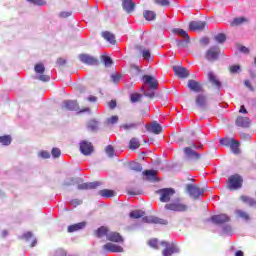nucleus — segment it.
I'll return each mask as SVG.
<instances>
[{"label": "nucleus", "instance_id": "16", "mask_svg": "<svg viewBox=\"0 0 256 256\" xmlns=\"http://www.w3.org/2000/svg\"><path fill=\"white\" fill-rule=\"evenodd\" d=\"M97 187H101V182H86L78 185L79 191H89L92 189H97Z\"/></svg>", "mask_w": 256, "mask_h": 256}, {"label": "nucleus", "instance_id": "38", "mask_svg": "<svg viewBox=\"0 0 256 256\" xmlns=\"http://www.w3.org/2000/svg\"><path fill=\"white\" fill-rule=\"evenodd\" d=\"M249 20L245 17H237L234 18L230 23L231 27H239V25H243V23H247Z\"/></svg>", "mask_w": 256, "mask_h": 256}, {"label": "nucleus", "instance_id": "19", "mask_svg": "<svg viewBox=\"0 0 256 256\" xmlns=\"http://www.w3.org/2000/svg\"><path fill=\"white\" fill-rule=\"evenodd\" d=\"M184 153L186 157L192 161H199V159H201V154L194 151L191 147L184 148Z\"/></svg>", "mask_w": 256, "mask_h": 256}, {"label": "nucleus", "instance_id": "11", "mask_svg": "<svg viewBox=\"0 0 256 256\" xmlns=\"http://www.w3.org/2000/svg\"><path fill=\"white\" fill-rule=\"evenodd\" d=\"M79 60L81 61V63H84V65H99V59L89 54H80Z\"/></svg>", "mask_w": 256, "mask_h": 256}, {"label": "nucleus", "instance_id": "61", "mask_svg": "<svg viewBox=\"0 0 256 256\" xmlns=\"http://www.w3.org/2000/svg\"><path fill=\"white\" fill-rule=\"evenodd\" d=\"M57 63H58V65H65V63H67V60H65L63 58H58Z\"/></svg>", "mask_w": 256, "mask_h": 256}, {"label": "nucleus", "instance_id": "7", "mask_svg": "<svg viewBox=\"0 0 256 256\" xmlns=\"http://www.w3.org/2000/svg\"><path fill=\"white\" fill-rule=\"evenodd\" d=\"M158 194L160 195V201L162 203H169L171 197L175 195V190L173 188H163L158 190Z\"/></svg>", "mask_w": 256, "mask_h": 256}, {"label": "nucleus", "instance_id": "52", "mask_svg": "<svg viewBox=\"0 0 256 256\" xmlns=\"http://www.w3.org/2000/svg\"><path fill=\"white\" fill-rule=\"evenodd\" d=\"M33 237V232H26L22 235L24 241H29Z\"/></svg>", "mask_w": 256, "mask_h": 256}, {"label": "nucleus", "instance_id": "50", "mask_svg": "<svg viewBox=\"0 0 256 256\" xmlns=\"http://www.w3.org/2000/svg\"><path fill=\"white\" fill-rule=\"evenodd\" d=\"M52 157L57 159V157H61V150L59 148H53L52 149Z\"/></svg>", "mask_w": 256, "mask_h": 256}, {"label": "nucleus", "instance_id": "43", "mask_svg": "<svg viewBox=\"0 0 256 256\" xmlns=\"http://www.w3.org/2000/svg\"><path fill=\"white\" fill-rule=\"evenodd\" d=\"M98 127H99V123H97V121L90 120L88 122V129H90V131H97Z\"/></svg>", "mask_w": 256, "mask_h": 256}, {"label": "nucleus", "instance_id": "57", "mask_svg": "<svg viewBox=\"0 0 256 256\" xmlns=\"http://www.w3.org/2000/svg\"><path fill=\"white\" fill-rule=\"evenodd\" d=\"M59 17H61L62 19H67V17H71V12H61L59 14Z\"/></svg>", "mask_w": 256, "mask_h": 256}, {"label": "nucleus", "instance_id": "56", "mask_svg": "<svg viewBox=\"0 0 256 256\" xmlns=\"http://www.w3.org/2000/svg\"><path fill=\"white\" fill-rule=\"evenodd\" d=\"M117 121H119L118 116H112L110 119H108V123H111V125H115V123H117Z\"/></svg>", "mask_w": 256, "mask_h": 256}, {"label": "nucleus", "instance_id": "45", "mask_svg": "<svg viewBox=\"0 0 256 256\" xmlns=\"http://www.w3.org/2000/svg\"><path fill=\"white\" fill-rule=\"evenodd\" d=\"M154 3L160 5V7H169V5H171L169 0H154Z\"/></svg>", "mask_w": 256, "mask_h": 256}, {"label": "nucleus", "instance_id": "21", "mask_svg": "<svg viewBox=\"0 0 256 256\" xmlns=\"http://www.w3.org/2000/svg\"><path fill=\"white\" fill-rule=\"evenodd\" d=\"M195 103L197 107H200L201 109L207 108V95L203 93L196 95Z\"/></svg>", "mask_w": 256, "mask_h": 256}, {"label": "nucleus", "instance_id": "58", "mask_svg": "<svg viewBox=\"0 0 256 256\" xmlns=\"http://www.w3.org/2000/svg\"><path fill=\"white\" fill-rule=\"evenodd\" d=\"M40 156L43 158V159H49V157H51V154H49L48 151H42L40 153Z\"/></svg>", "mask_w": 256, "mask_h": 256}, {"label": "nucleus", "instance_id": "8", "mask_svg": "<svg viewBox=\"0 0 256 256\" xmlns=\"http://www.w3.org/2000/svg\"><path fill=\"white\" fill-rule=\"evenodd\" d=\"M95 151V148L93 147V144L87 140H83L80 142V153L82 155H85L88 157L89 155H92V153Z\"/></svg>", "mask_w": 256, "mask_h": 256}, {"label": "nucleus", "instance_id": "31", "mask_svg": "<svg viewBox=\"0 0 256 256\" xmlns=\"http://www.w3.org/2000/svg\"><path fill=\"white\" fill-rule=\"evenodd\" d=\"M128 168L129 171H134L135 173H141L143 171V166L139 162H130Z\"/></svg>", "mask_w": 256, "mask_h": 256}, {"label": "nucleus", "instance_id": "3", "mask_svg": "<svg viewBox=\"0 0 256 256\" xmlns=\"http://www.w3.org/2000/svg\"><path fill=\"white\" fill-rule=\"evenodd\" d=\"M34 71L36 73V79H38V81H42L43 83H47L49 81H51V76L45 74V65L43 63H37L34 66Z\"/></svg>", "mask_w": 256, "mask_h": 256}, {"label": "nucleus", "instance_id": "32", "mask_svg": "<svg viewBox=\"0 0 256 256\" xmlns=\"http://www.w3.org/2000/svg\"><path fill=\"white\" fill-rule=\"evenodd\" d=\"M63 107L68 111H77V101L66 100L64 101Z\"/></svg>", "mask_w": 256, "mask_h": 256}, {"label": "nucleus", "instance_id": "27", "mask_svg": "<svg viewBox=\"0 0 256 256\" xmlns=\"http://www.w3.org/2000/svg\"><path fill=\"white\" fill-rule=\"evenodd\" d=\"M142 175L146 177V181H157V170H145Z\"/></svg>", "mask_w": 256, "mask_h": 256}, {"label": "nucleus", "instance_id": "20", "mask_svg": "<svg viewBox=\"0 0 256 256\" xmlns=\"http://www.w3.org/2000/svg\"><path fill=\"white\" fill-rule=\"evenodd\" d=\"M188 89L194 93H203V85L195 80H188Z\"/></svg>", "mask_w": 256, "mask_h": 256}, {"label": "nucleus", "instance_id": "5", "mask_svg": "<svg viewBox=\"0 0 256 256\" xmlns=\"http://www.w3.org/2000/svg\"><path fill=\"white\" fill-rule=\"evenodd\" d=\"M220 144H222L224 147H230L231 151L235 155H239L241 153V150H239V142L235 141V139H229V138H222L220 139Z\"/></svg>", "mask_w": 256, "mask_h": 256}, {"label": "nucleus", "instance_id": "48", "mask_svg": "<svg viewBox=\"0 0 256 256\" xmlns=\"http://www.w3.org/2000/svg\"><path fill=\"white\" fill-rule=\"evenodd\" d=\"M137 123H130V124H122V129H125V131H129V129H137Z\"/></svg>", "mask_w": 256, "mask_h": 256}, {"label": "nucleus", "instance_id": "42", "mask_svg": "<svg viewBox=\"0 0 256 256\" xmlns=\"http://www.w3.org/2000/svg\"><path fill=\"white\" fill-rule=\"evenodd\" d=\"M155 91H157V89L149 88L144 92V97H148V99H155Z\"/></svg>", "mask_w": 256, "mask_h": 256}, {"label": "nucleus", "instance_id": "46", "mask_svg": "<svg viewBox=\"0 0 256 256\" xmlns=\"http://www.w3.org/2000/svg\"><path fill=\"white\" fill-rule=\"evenodd\" d=\"M102 61L105 67H111L113 65V59L109 56H103Z\"/></svg>", "mask_w": 256, "mask_h": 256}, {"label": "nucleus", "instance_id": "29", "mask_svg": "<svg viewBox=\"0 0 256 256\" xmlns=\"http://www.w3.org/2000/svg\"><path fill=\"white\" fill-rule=\"evenodd\" d=\"M172 31L175 35H179V37H182L183 39H185L186 43H189L190 38H189V34L187 33V31H185L181 28H175Z\"/></svg>", "mask_w": 256, "mask_h": 256}, {"label": "nucleus", "instance_id": "9", "mask_svg": "<svg viewBox=\"0 0 256 256\" xmlns=\"http://www.w3.org/2000/svg\"><path fill=\"white\" fill-rule=\"evenodd\" d=\"M160 245H162L163 247H166L162 251L163 256H171V255H174V253H179V247H177V245L175 244L170 245L169 243L162 241Z\"/></svg>", "mask_w": 256, "mask_h": 256}, {"label": "nucleus", "instance_id": "47", "mask_svg": "<svg viewBox=\"0 0 256 256\" xmlns=\"http://www.w3.org/2000/svg\"><path fill=\"white\" fill-rule=\"evenodd\" d=\"M106 154L108 155V157H115V148H113V146L108 145L105 149Z\"/></svg>", "mask_w": 256, "mask_h": 256}, {"label": "nucleus", "instance_id": "23", "mask_svg": "<svg viewBox=\"0 0 256 256\" xmlns=\"http://www.w3.org/2000/svg\"><path fill=\"white\" fill-rule=\"evenodd\" d=\"M135 6H136V4L134 3L133 0H123L122 1V9L128 14H131V13H133V11H135Z\"/></svg>", "mask_w": 256, "mask_h": 256}, {"label": "nucleus", "instance_id": "53", "mask_svg": "<svg viewBox=\"0 0 256 256\" xmlns=\"http://www.w3.org/2000/svg\"><path fill=\"white\" fill-rule=\"evenodd\" d=\"M241 69V66L239 65H233L229 67L230 73H237Z\"/></svg>", "mask_w": 256, "mask_h": 256}, {"label": "nucleus", "instance_id": "64", "mask_svg": "<svg viewBox=\"0 0 256 256\" xmlns=\"http://www.w3.org/2000/svg\"><path fill=\"white\" fill-rule=\"evenodd\" d=\"M235 256H244L243 251L238 250V251L235 253Z\"/></svg>", "mask_w": 256, "mask_h": 256}, {"label": "nucleus", "instance_id": "36", "mask_svg": "<svg viewBox=\"0 0 256 256\" xmlns=\"http://www.w3.org/2000/svg\"><path fill=\"white\" fill-rule=\"evenodd\" d=\"M141 217H145V211L143 210H133L129 213L130 219H141Z\"/></svg>", "mask_w": 256, "mask_h": 256}, {"label": "nucleus", "instance_id": "40", "mask_svg": "<svg viewBox=\"0 0 256 256\" xmlns=\"http://www.w3.org/2000/svg\"><path fill=\"white\" fill-rule=\"evenodd\" d=\"M235 213L237 217H239L240 219H244V221H249L250 219L248 213L243 210H236Z\"/></svg>", "mask_w": 256, "mask_h": 256}, {"label": "nucleus", "instance_id": "4", "mask_svg": "<svg viewBox=\"0 0 256 256\" xmlns=\"http://www.w3.org/2000/svg\"><path fill=\"white\" fill-rule=\"evenodd\" d=\"M186 191L188 193V195H190V197L192 199H199L201 197V195H203L205 193V190L195 184H187L186 185Z\"/></svg>", "mask_w": 256, "mask_h": 256}, {"label": "nucleus", "instance_id": "28", "mask_svg": "<svg viewBox=\"0 0 256 256\" xmlns=\"http://www.w3.org/2000/svg\"><path fill=\"white\" fill-rule=\"evenodd\" d=\"M147 131H150V133H154V135H159L163 129L161 128V125L157 122H153L148 128Z\"/></svg>", "mask_w": 256, "mask_h": 256}, {"label": "nucleus", "instance_id": "34", "mask_svg": "<svg viewBox=\"0 0 256 256\" xmlns=\"http://www.w3.org/2000/svg\"><path fill=\"white\" fill-rule=\"evenodd\" d=\"M240 199L243 203H245L246 205H249V207H256L255 198H251L249 196L242 195V196H240Z\"/></svg>", "mask_w": 256, "mask_h": 256}, {"label": "nucleus", "instance_id": "17", "mask_svg": "<svg viewBox=\"0 0 256 256\" xmlns=\"http://www.w3.org/2000/svg\"><path fill=\"white\" fill-rule=\"evenodd\" d=\"M103 250L104 251H108V253H123V247L117 245V244H113L111 242L106 243L103 246Z\"/></svg>", "mask_w": 256, "mask_h": 256}, {"label": "nucleus", "instance_id": "14", "mask_svg": "<svg viewBox=\"0 0 256 256\" xmlns=\"http://www.w3.org/2000/svg\"><path fill=\"white\" fill-rule=\"evenodd\" d=\"M212 223H215V225H223L225 223H229L231 221V218L227 214H218L211 217Z\"/></svg>", "mask_w": 256, "mask_h": 256}, {"label": "nucleus", "instance_id": "25", "mask_svg": "<svg viewBox=\"0 0 256 256\" xmlns=\"http://www.w3.org/2000/svg\"><path fill=\"white\" fill-rule=\"evenodd\" d=\"M85 227H87V222L83 221L68 226L67 231L68 233H75V231H81V229H85Z\"/></svg>", "mask_w": 256, "mask_h": 256}, {"label": "nucleus", "instance_id": "41", "mask_svg": "<svg viewBox=\"0 0 256 256\" xmlns=\"http://www.w3.org/2000/svg\"><path fill=\"white\" fill-rule=\"evenodd\" d=\"M143 95L139 94V93H132L130 94V101L131 103H139V101H141Z\"/></svg>", "mask_w": 256, "mask_h": 256}, {"label": "nucleus", "instance_id": "15", "mask_svg": "<svg viewBox=\"0 0 256 256\" xmlns=\"http://www.w3.org/2000/svg\"><path fill=\"white\" fill-rule=\"evenodd\" d=\"M142 221L143 223H153L155 225H167L168 223L167 220H163L155 216H143Z\"/></svg>", "mask_w": 256, "mask_h": 256}, {"label": "nucleus", "instance_id": "60", "mask_svg": "<svg viewBox=\"0 0 256 256\" xmlns=\"http://www.w3.org/2000/svg\"><path fill=\"white\" fill-rule=\"evenodd\" d=\"M109 107H110V109H115L117 107V101L111 100L109 102Z\"/></svg>", "mask_w": 256, "mask_h": 256}, {"label": "nucleus", "instance_id": "33", "mask_svg": "<svg viewBox=\"0 0 256 256\" xmlns=\"http://www.w3.org/2000/svg\"><path fill=\"white\" fill-rule=\"evenodd\" d=\"M139 147H141V142L139 141V139H137L135 137L130 139L129 144H128V148L131 151H135L136 149H139Z\"/></svg>", "mask_w": 256, "mask_h": 256}, {"label": "nucleus", "instance_id": "2", "mask_svg": "<svg viewBox=\"0 0 256 256\" xmlns=\"http://www.w3.org/2000/svg\"><path fill=\"white\" fill-rule=\"evenodd\" d=\"M226 187L229 191H237L243 187V177L239 174L231 175L226 181Z\"/></svg>", "mask_w": 256, "mask_h": 256}, {"label": "nucleus", "instance_id": "55", "mask_svg": "<svg viewBox=\"0 0 256 256\" xmlns=\"http://www.w3.org/2000/svg\"><path fill=\"white\" fill-rule=\"evenodd\" d=\"M71 205H73V207H78V205H81V203H83V200H79V199H73L70 201Z\"/></svg>", "mask_w": 256, "mask_h": 256}, {"label": "nucleus", "instance_id": "39", "mask_svg": "<svg viewBox=\"0 0 256 256\" xmlns=\"http://www.w3.org/2000/svg\"><path fill=\"white\" fill-rule=\"evenodd\" d=\"M12 141L13 139L11 138V135L0 136L1 145L8 146Z\"/></svg>", "mask_w": 256, "mask_h": 256}, {"label": "nucleus", "instance_id": "26", "mask_svg": "<svg viewBox=\"0 0 256 256\" xmlns=\"http://www.w3.org/2000/svg\"><path fill=\"white\" fill-rule=\"evenodd\" d=\"M107 241H112L113 243H123V237L118 232L108 233Z\"/></svg>", "mask_w": 256, "mask_h": 256}, {"label": "nucleus", "instance_id": "6", "mask_svg": "<svg viewBox=\"0 0 256 256\" xmlns=\"http://www.w3.org/2000/svg\"><path fill=\"white\" fill-rule=\"evenodd\" d=\"M221 50L218 47L212 46L205 52V59L210 63H215V61L219 60V55Z\"/></svg>", "mask_w": 256, "mask_h": 256}, {"label": "nucleus", "instance_id": "24", "mask_svg": "<svg viewBox=\"0 0 256 256\" xmlns=\"http://www.w3.org/2000/svg\"><path fill=\"white\" fill-rule=\"evenodd\" d=\"M101 37H103V39H105V41L110 43V45L117 44V40L115 39V34L111 33L110 31H103L101 33Z\"/></svg>", "mask_w": 256, "mask_h": 256}, {"label": "nucleus", "instance_id": "49", "mask_svg": "<svg viewBox=\"0 0 256 256\" xmlns=\"http://www.w3.org/2000/svg\"><path fill=\"white\" fill-rule=\"evenodd\" d=\"M148 245L152 247V249H159V241L157 239L149 240Z\"/></svg>", "mask_w": 256, "mask_h": 256}, {"label": "nucleus", "instance_id": "18", "mask_svg": "<svg viewBox=\"0 0 256 256\" xmlns=\"http://www.w3.org/2000/svg\"><path fill=\"white\" fill-rule=\"evenodd\" d=\"M235 123L237 127H242V129H249L251 127V119L249 117L238 116Z\"/></svg>", "mask_w": 256, "mask_h": 256}, {"label": "nucleus", "instance_id": "35", "mask_svg": "<svg viewBox=\"0 0 256 256\" xmlns=\"http://www.w3.org/2000/svg\"><path fill=\"white\" fill-rule=\"evenodd\" d=\"M98 195H100V197H105L106 199H110V197H115V192L109 189H102L98 191Z\"/></svg>", "mask_w": 256, "mask_h": 256}, {"label": "nucleus", "instance_id": "51", "mask_svg": "<svg viewBox=\"0 0 256 256\" xmlns=\"http://www.w3.org/2000/svg\"><path fill=\"white\" fill-rule=\"evenodd\" d=\"M121 77H122L121 74H118V73L111 75V79L113 83H119V81H121Z\"/></svg>", "mask_w": 256, "mask_h": 256}, {"label": "nucleus", "instance_id": "12", "mask_svg": "<svg viewBox=\"0 0 256 256\" xmlns=\"http://www.w3.org/2000/svg\"><path fill=\"white\" fill-rule=\"evenodd\" d=\"M206 27H207L206 21H191L189 22L188 29L190 31H205Z\"/></svg>", "mask_w": 256, "mask_h": 256}, {"label": "nucleus", "instance_id": "63", "mask_svg": "<svg viewBox=\"0 0 256 256\" xmlns=\"http://www.w3.org/2000/svg\"><path fill=\"white\" fill-rule=\"evenodd\" d=\"M239 113H245V114H247V109L245 108V105H242V106L240 107Z\"/></svg>", "mask_w": 256, "mask_h": 256}, {"label": "nucleus", "instance_id": "22", "mask_svg": "<svg viewBox=\"0 0 256 256\" xmlns=\"http://www.w3.org/2000/svg\"><path fill=\"white\" fill-rule=\"evenodd\" d=\"M173 71L180 79H187L189 77V70L180 66H174Z\"/></svg>", "mask_w": 256, "mask_h": 256}, {"label": "nucleus", "instance_id": "10", "mask_svg": "<svg viewBox=\"0 0 256 256\" xmlns=\"http://www.w3.org/2000/svg\"><path fill=\"white\" fill-rule=\"evenodd\" d=\"M206 76H207V80L212 85V87L217 89V91H220L221 81L219 80V78H217V75L214 74L213 71H209V72H207Z\"/></svg>", "mask_w": 256, "mask_h": 256}, {"label": "nucleus", "instance_id": "62", "mask_svg": "<svg viewBox=\"0 0 256 256\" xmlns=\"http://www.w3.org/2000/svg\"><path fill=\"white\" fill-rule=\"evenodd\" d=\"M201 43H202L203 45H209V38H207V37L202 38V39H201Z\"/></svg>", "mask_w": 256, "mask_h": 256}, {"label": "nucleus", "instance_id": "54", "mask_svg": "<svg viewBox=\"0 0 256 256\" xmlns=\"http://www.w3.org/2000/svg\"><path fill=\"white\" fill-rule=\"evenodd\" d=\"M142 56L144 59H151V52L147 49H144L142 51Z\"/></svg>", "mask_w": 256, "mask_h": 256}, {"label": "nucleus", "instance_id": "59", "mask_svg": "<svg viewBox=\"0 0 256 256\" xmlns=\"http://www.w3.org/2000/svg\"><path fill=\"white\" fill-rule=\"evenodd\" d=\"M239 51L241 53H245L246 55L249 54V48L245 47V46H239Z\"/></svg>", "mask_w": 256, "mask_h": 256}, {"label": "nucleus", "instance_id": "1", "mask_svg": "<svg viewBox=\"0 0 256 256\" xmlns=\"http://www.w3.org/2000/svg\"><path fill=\"white\" fill-rule=\"evenodd\" d=\"M165 209L176 213H185L188 211L189 206H187V204H185L181 199L177 198L176 200L166 204Z\"/></svg>", "mask_w": 256, "mask_h": 256}, {"label": "nucleus", "instance_id": "44", "mask_svg": "<svg viewBox=\"0 0 256 256\" xmlns=\"http://www.w3.org/2000/svg\"><path fill=\"white\" fill-rule=\"evenodd\" d=\"M214 39L217 41V43H225V41H227V36H225L223 33H219Z\"/></svg>", "mask_w": 256, "mask_h": 256}, {"label": "nucleus", "instance_id": "13", "mask_svg": "<svg viewBox=\"0 0 256 256\" xmlns=\"http://www.w3.org/2000/svg\"><path fill=\"white\" fill-rule=\"evenodd\" d=\"M142 79L146 85H149L150 89H159V81L155 76L144 75Z\"/></svg>", "mask_w": 256, "mask_h": 256}, {"label": "nucleus", "instance_id": "30", "mask_svg": "<svg viewBox=\"0 0 256 256\" xmlns=\"http://www.w3.org/2000/svg\"><path fill=\"white\" fill-rule=\"evenodd\" d=\"M95 235L96 237H98L99 239L103 238V237H106L107 238V235H109V228L108 227H105V226H102L100 228H98L96 231H95Z\"/></svg>", "mask_w": 256, "mask_h": 256}, {"label": "nucleus", "instance_id": "37", "mask_svg": "<svg viewBox=\"0 0 256 256\" xmlns=\"http://www.w3.org/2000/svg\"><path fill=\"white\" fill-rule=\"evenodd\" d=\"M143 17L146 19V21H155L157 18V14L154 11L151 10H145L143 12Z\"/></svg>", "mask_w": 256, "mask_h": 256}]
</instances>
